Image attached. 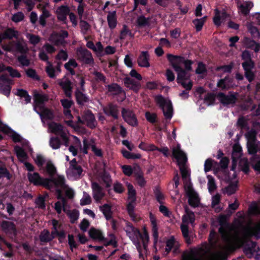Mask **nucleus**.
Masks as SVG:
<instances>
[{"label": "nucleus", "instance_id": "24", "mask_svg": "<svg viewBox=\"0 0 260 260\" xmlns=\"http://www.w3.org/2000/svg\"><path fill=\"white\" fill-rule=\"evenodd\" d=\"M149 54L147 51H142L138 58V65L141 67L148 68L150 67Z\"/></svg>", "mask_w": 260, "mask_h": 260}, {"label": "nucleus", "instance_id": "42", "mask_svg": "<svg viewBox=\"0 0 260 260\" xmlns=\"http://www.w3.org/2000/svg\"><path fill=\"white\" fill-rule=\"evenodd\" d=\"M11 89L12 87L10 84L5 85L3 83L0 82V92L7 97L9 96Z\"/></svg>", "mask_w": 260, "mask_h": 260}, {"label": "nucleus", "instance_id": "32", "mask_svg": "<svg viewBox=\"0 0 260 260\" xmlns=\"http://www.w3.org/2000/svg\"><path fill=\"white\" fill-rule=\"evenodd\" d=\"M100 210L102 212L107 220H110L112 218V212L111 206L108 204H104L100 207Z\"/></svg>", "mask_w": 260, "mask_h": 260}, {"label": "nucleus", "instance_id": "14", "mask_svg": "<svg viewBox=\"0 0 260 260\" xmlns=\"http://www.w3.org/2000/svg\"><path fill=\"white\" fill-rule=\"evenodd\" d=\"M242 235L245 236L247 239H251L254 236L256 240H259L260 239V222L256 224L252 229L244 228Z\"/></svg>", "mask_w": 260, "mask_h": 260}, {"label": "nucleus", "instance_id": "31", "mask_svg": "<svg viewBox=\"0 0 260 260\" xmlns=\"http://www.w3.org/2000/svg\"><path fill=\"white\" fill-rule=\"evenodd\" d=\"M253 6V5L252 2L244 1L243 3L238 5V7L242 14L247 15L249 14V11Z\"/></svg>", "mask_w": 260, "mask_h": 260}, {"label": "nucleus", "instance_id": "29", "mask_svg": "<svg viewBox=\"0 0 260 260\" xmlns=\"http://www.w3.org/2000/svg\"><path fill=\"white\" fill-rule=\"evenodd\" d=\"M34 97L36 105L39 107L44 106V103L48 101V97L47 95L40 94L37 91L34 92Z\"/></svg>", "mask_w": 260, "mask_h": 260}, {"label": "nucleus", "instance_id": "19", "mask_svg": "<svg viewBox=\"0 0 260 260\" xmlns=\"http://www.w3.org/2000/svg\"><path fill=\"white\" fill-rule=\"evenodd\" d=\"M91 188L94 199L96 202H100L105 196V193L103 191V188L96 182L92 183Z\"/></svg>", "mask_w": 260, "mask_h": 260}, {"label": "nucleus", "instance_id": "11", "mask_svg": "<svg viewBox=\"0 0 260 260\" xmlns=\"http://www.w3.org/2000/svg\"><path fill=\"white\" fill-rule=\"evenodd\" d=\"M121 116L124 120L129 125L135 127L138 125V121L136 114L133 111L129 109L122 108Z\"/></svg>", "mask_w": 260, "mask_h": 260}, {"label": "nucleus", "instance_id": "28", "mask_svg": "<svg viewBox=\"0 0 260 260\" xmlns=\"http://www.w3.org/2000/svg\"><path fill=\"white\" fill-rule=\"evenodd\" d=\"M40 109L41 112L40 113L38 112L40 116L43 118L47 120H52L54 118V113L52 110L47 108L45 107L44 106H41Z\"/></svg>", "mask_w": 260, "mask_h": 260}, {"label": "nucleus", "instance_id": "20", "mask_svg": "<svg viewBox=\"0 0 260 260\" xmlns=\"http://www.w3.org/2000/svg\"><path fill=\"white\" fill-rule=\"evenodd\" d=\"M70 13V9L67 5H61L58 7L55 11L57 19L63 22L67 20V17Z\"/></svg>", "mask_w": 260, "mask_h": 260}, {"label": "nucleus", "instance_id": "64", "mask_svg": "<svg viewBox=\"0 0 260 260\" xmlns=\"http://www.w3.org/2000/svg\"><path fill=\"white\" fill-rule=\"evenodd\" d=\"M24 18V14L22 12H18L13 15L12 20L15 23H18L22 21Z\"/></svg>", "mask_w": 260, "mask_h": 260}, {"label": "nucleus", "instance_id": "21", "mask_svg": "<svg viewBox=\"0 0 260 260\" xmlns=\"http://www.w3.org/2000/svg\"><path fill=\"white\" fill-rule=\"evenodd\" d=\"M106 87L108 92H111L113 95H117L122 93L123 98L122 99V101L125 100L126 98L125 92L117 83H111L108 85Z\"/></svg>", "mask_w": 260, "mask_h": 260}, {"label": "nucleus", "instance_id": "40", "mask_svg": "<svg viewBox=\"0 0 260 260\" xmlns=\"http://www.w3.org/2000/svg\"><path fill=\"white\" fill-rule=\"evenodd\" d=\"M229 255L227 252H218L208 260H228Z\"/></svg>", "mask_w": 260, "mask_h": 260}, {"label": "nucleus", "instance_id": "43", "mask_svg": "<svg viewBox=\"0 0 260 260\" xmlns=\"http://www.w3.org/2000/svg\"><path fill=\"white\" fill-rule=\"evenodd\" d=\"M149 17L146 18L143 15H141L137 18V24L140 27H145L146 26H149L150 25Z\"/></svg>", "mask_w": 260, "mask_h": 260}, {"label": "nucleus", "instance_id": "41", "mask_svg": "<svg viewBox=\"0 0 260 260\" xmlns=\"http://www.w3.org/2000/svg\"><path fill=\"white\" fill-rule=\"evenodd\" d=\"M207 71L205 64L200 62L198 63V67L196 68V74H201L199 77L203 78L207 75Z\"/></svg>", "mask_w": 260, "mask_h": 260}, {"label": "nucleus", "instance_id": "30", "mask_svg": "<svg viewBox=\"0 0 260 260\" xmlns=\"http://www.w3.org/2000/svg\"><path fill=\"white\" fill-rule=\"evenodd\" d=\"M107 22L109 27L113 29L115 28L117 25L116 12L115 11L108 12L107 15Z\"/></svg>", "mask_w": 260, "mask_h": 260}, {"label": "nucleus", "instance_id": "45", "mask_svg": "<svg viewBox=\"0 0 260 260\" xmlns=\"http://www.w3.org/2000/svg\"><path fill=\"white\" fill-rule=\"evenodd\" d=\"M45 71L49 78L52 79L56 78L55 70L51 62L48 61V66L45 68Z\"/></svg>", "mask_w": 260, "mask_h": 260}, {"label": "nucleus", "instance_id": "61", "mask_svg": "<svg viewBox=\"0 0 260 260\" xmlns=\"http://www.w3.org/2000/svg\"><path fill=\"white\" fill-rule=\"evenodd\" d=\"M12 177V175L6 168L3 167L0 168V179L2 177H6L8 180H11Z\"/></svg>", "mask_w": 260, "mask_h": 260}, {"label": "nucleus", "instance_id": "60", "mask_svg": "<svg viewBox=\"0 0 260 260\" xmlns=\"http://www.w3.org/2000/svg\"><path fill=\"white\" fill-rule=\"evenodd\" d=\"M15 150L18 158H26L27 157V154L22 148L17 146L15 147Z\"/></svg>", "mask_w": 260, "mask_h": 260}, {"label": "nucleus", "instance_id": "26", "mask_svg": "<svg viewBox=\"0 0 260 260\" xmlns=\"http://www.w3.org/2000/svg\"><path fill=\"white\" fill-rule=\"evenodd\" d=\"M4 39L12 40L13 38L18 39L19 32L13 27H8L3 33Z\"/></svg>", "mask_w": 260, "mask_h": 260}, {"label": "nucleus", "instance_id": "58", "mask_svg": "<svg viewBox=\"0 0 260 260\" xmlns=\"http://www.w3.org/2000/svg\"><path fill=\"white\" fill-rule=\"evenodd\" d=\"M49 127L52 129V132L54 133L62 132L63 126L62 125L58 123L53 122L52 124L49 125Z\"/></svg>", "mask_w": 260, "mask_h": 260}, {"label": "nucleus", "instance_id": "35", "mask_svg": "<svg viewBox=\"0 0 260 260\" xmlns=\"http://www.w3.org/2000/svg\"><path fill=\"white\" fill-rule=\"evenodd\" d=\"M242 147L239 144H234L233 147V150L231 156L232 159L234 158L239 160L242 154Z\"/></svg>", "mask_w": 260, "mask_h": 260}, {"label": "nucleus", "instance_id": "3", "mask_svg": "<svg viewBox=\"0 0 260 260\" xmlns=\"http://www.w3.org/2000/svg\"><path fill=\"white\" fill-rule=\"evenodd\" d=\"M249 241H250V239L245 238V236L243 235L240 237L237 235L235 237L233 243L228 246V251L230 252H233L237 249L242 248L243 253L248 258H250L255 253L256 250H254L251 248L249 243H248Z\"/></svg>", "mask_w": 260, "mask_h": 260}, {"label": "nucleus", "instance_id": "38", "mask_svg": "<svg viewBox=\"0 0 260 260\" xmlns=\"http://www.w3.org/2000/svg\"><path fill=\"white\" fill-rule=\"evenodd\" d=\"M215 166H218V162L211 158H208L205 160L204 164V171L206 173L208 172Z\"/></svg>", "mask_w": 260, "mask_h": 260}, {"label": "nucleus", "instance_id": "5", "mask_svg": "<svg viewBox=\"0 0 260 260\" xmlns=\"http://www.w3.org/2000/svg\"><path fill=\"white\" fill-rule=\"evenodd\" d=\"M125 231L126 235L129 237L133 243L136 247L139 254L140 258H144L142 253V247L139 238H142L143 235L140 230L135 228L132 223L127 221L126 222V229Z\"/></svg>", "mask_w": 260, "mask_h": 260}, {"label": "nucleus", "instance_id": "27", "mask_svg": "<svg viewBox=\"0 0 260 260\" xmlns=\"http://www.w3.org/2000/svg\"><path fill=\"white\" fill-rule=\"evenodd\" d=\"M88 234L90 237L93 240H97L99 241L105 242L106 240L101 231L94 228H92L89 230Z\"/></svg>", "mask_w": 260, "mask_h": 260}, {"label": "nucleus", "instance_id": "52", "mask_svg": "<svg viewBox=\"0 0 260 260\" xmlns=\"http://www.w3.org/2000/svg\"><path fill=\"white\" fill-rule=\"evenodd\" d=\"M128 199L131 200L136 201V191L131 184L127 185Z\"/></svg>", "mask_w": 260, "mask_h": 260}, {"label": "nucleus", "instance_id": "54", "mask_svg": "<svg viewBox=\"0 0 260 260\" xmlns=\"http://www.w3.org/2000/svg\"><path fill=\"white\" fill-rule=\"evenodd\" d=\"M68 215L70 219L71 222L74 223L78 219L79 213L77 210L74 209L69 212Z\"/></svg>", "mask_w": 260, "mask_h": 260}, {"label": "nucleus", "instance_id": "50", "mask_svg": "<svg viewBox=\"0 0 260 260\" xmlns=\"http://www.w3.org/2000/svg\"><path fill=\"white\" fill-rule=\"evenodd\" d=\"M247 147L249 154H255L257 153L258 148L255 142H247Z\"/></svg>", "mask_w": 260, "mask_h": 260}, {"label": "nucleus", "instance_id": "1", "mask_svg": "<svg viewBox=\"0 0 260 260\" xmlns=\"http://www.w3.org/2000/svg\"><path fill=\"white\" fill-rule=\"evenodd\" d=\"M167 59L171 63L173 68L177 74L176 81L185 89L179 94L180 96L183 99L188 97V92L192 86L190 81V73L192 62L185 57L174 55L171 54H167Z\"/></svg>", "mask_w": 260, "mask_h": 260}, {"label": "nucleus", "instance_id": "12", "mask_svg": "<svg viewBox=\"0 0 260 260\" xmlns=\"http://www.w3.org/2000/svg\"><path fill=\"white\" fill-rule=\"evenodd\" d=\"M57 83L63 90L66 97L71 98L73 89V84L71 80L64 76L57 80Z\"/></svg>", "mask_w": 260, "mask_h": 260}, {"label": "nucleus", "instance_id": "22", "mask_svg": "<svg viewBox=\"0 0 260 260\" xmlns=\"http://www.w3.org/2000/svg\"><path fill=\"white\" fill-rule=\"evenodd\" d=\"M242 42L246 48L253 50L255 52H258L260 50V43H256L250 38L245 37Z\"/></svg>", "mask_w": 260, "mask_h": 260}, {"label": "nucleus", "instance_id": "15", "mask_svg": "<svg viewBox=\"0 0 260 260\" xmlns=\"http://www.w3.org/2000/svg\"><path fill=\"white\" fill-rule=\"evenodd\" d=\"M4 50L9 52L18 51L21 53L26 52L23 44L20 41H11L3 47Z\"/></svg>", "mask_w": 260, "mask_h": 260}, {"label": "nucleus", "instance_id": "36", "mask_svg": "<svg viewBox=\"0 0 260 260\" xmlns=\"http://www.w3.org/2000/svg\"><path fill=\"white\" fill-rule=\"evenodd\" d=\"M102 180L105 184L106 188H109L111 186L112 179L110 174L104 170L102 173L101 176Z\"/></svg>", "mask_w": 260, "mask_h": 260}, {"label": "nucleus", "instance_id": "33", "mask_svg": "<svg viewBox=\"0 0 260 260\" xmlns=\"http://www.w3.org/2000/svg\"><path fill=\"white\" fill-rule=\"evenodd\" d=\"M182 260H195V247L184 251L181 256Z\"/></svg>", "mask_w": 260, "mask_h": 260}, {"label": "nucleus", "instance_id": "34", "mask_svg": "<svg viewBox=\"0 0 260 260\" xmlns=\"http://www.w3.org/2000/svg\"><path fill=\"white\" fill-rule=\"evenodd\" d=\"M39 238L41 242L47 243L51 241L54 238V236L50 235V232L48 230L44 229L41 232Z\"/></svg>", "mask_w": 260, "mask_h": 260}, {"label": "nucleus", "instance_id": "62", "mask_svg": "<svg viewBox=\"0 0 260 260\" xmlns=\"http://www.w3.org/2000/svg\"><path fill=\"white\" fill-rule=\"evenodd\" d=\"M248 31L253 38H260V32L256 27L250 26L248 27Z\"/></svg>", "mask_w": 260, "mask_h": 260}, {"label": "nucleus", "instance_id": "49", "mask_svg": "<svg viewBox=\"0 0 260 260\" xmlns=\"http://www.w3.org/2000/svg\"><path fill=\"white\" fill-rule=\"evenodd\" d=\"M208 189L210 192L214 191L217 188L214 178L212 176H208Z\"/></svg>", "mask_w": 260, "mask_h": 260}, {"label": "nucleus", "instance_id": "63", "mask_svg": "<svg viewBox=\"0 0 260 260\" xmlns=\"http://www.w3.org/2000/svg\"><path fill=\"white\" fill-rule=\"evenodd\" d=\"M239 166L241 170L246 174L249 172V166L247 160H240L239 162Z\"/></svg>", "mask_w": 260, "mask_h": 260}, {"label": "nucleus", "instance_id": "53", "mask_svg": "<svg viewBox=\"0 0 260 260\" xmlns=\"http://www.w3.org/2000/svg\"><path fill=\"white\" fill-rule=\"evenodd\" d=\"M25 72L27 77L37 81H39L40 80V78L37 74V72L35 70L29 68L26 70Z\"/></svg>", "mask_w": 260, "mask_h": 260}, {"label": "nucleus", "instance_id": "10", "mask_svg": "<svg viewBox=\"0 0 260 260\" xmlns=\"http://www.w3.org/2000/svg\"><path fill=\"white\" fill-rule=\"evenodd\" d=\"M48 187L47 189L51 190L55 187L56 188L64 189L67 187L66 184V179L62 175H57L56 177L48 178Z\"/></svg>", "mask_w": 260, "mask_h": 260}, {"label": "nucleus", "instance_id": "51", "mask_svg": "<svg viewBox=\"0 0 260 260\" xmlns=\"http://www.w3.org/2000/svg\"><path fill=\"white\" fill-rule=\"evenodd\" d=\"M237 125L241 129H248L249 128L247 122L245 118L243 116L240 117L238 119Z\"/></svg>", "mask_w": 260, "mask_h": 260}, {"label": "nucleus", "instance_id": "7", "mask_svg": "<svg viewBox=\"0 0 260 260\" xmlns=\"http://www.w3.org/2000/svg\"><path fill=\"white\" fill-rule=\"evenodd\" d=\"M155 101L162 109L164 116L167 119L170 120L173 116V105L171 101L166 100L161 94L155 96Z\"/></svg>", "mask_w": 260, "mask_h": 260}, {"label": "nucleus", "instance_id": "8", "mask_svg": "<svg viewBox=\"0 0 260 260\" xmlns=\"http://www.w3.org/2000/svg\"><path fill=\"white\" fill-rule=\"evenodd\" d=\"M76 56L79 61L84 64H91L94 62L91 52L86 48H78L76 50Z\"/></svg>", "mask_w": 260, "mask_h": 260}, {"label": "nucleus", "instance_id": "18", "mask_svg": "<svg viewBox=\"0 0 260 260\" xmlns=\"http://www.w3.org/2000/svg\"><path fill=\"white\" fill-rule=\"evenodd\" d=\"M123 82L124 85L130 90H133L135 93H138L141 88V84L140 81H136L129 77L124 78Z\"/></svg>", "mask_w": 260, "mask_h": 260}, {"label": "nucleus", "instance_id": "6", "mask_svg": "<svg viewBox=\"0 0 260 260\" xmlns=\"http://www.w3.org/2000/svg\"><path fill=\"white\" fill-rule=\"evenodd\" d=\"M242 67L244 71V76L249 82H252L255 79V75L252 70L254 68L255 63L251 58L250 52L247 50H244L241 54Z\"/></svg>", "mask_w": 260, "mask_h": 260}, {"label": "nucleus", "instance_id": "44", "mask_svg": "<svg viewBox=\"0 0 260 260\" xmlns=\"http://www.w3.org/2000/svg\"><path fill=\"white\" fill-rule=\"evenodd\" d=\"M16 94L21 98H24L26 104L31 101V96L28 94V92L23 89H18Z\"/></svg>", "mask_w": 260, "mask_h": 260}, {"label": "nucleus", "instance_id": "57", "mask_svg": "<svg viewBox=\"0 0 260 260\" xmlns=\"http://www.w3.org/2000/svg\"><path fill=\"white\" fill-rule=\"evenodd\" d=\"M17 59L22 66L28 67L30 65V60L25 55L22 54L19 56Z\"/></svg>", "mask_w": 260, "mask_h": 260}, {"label": "nucleus", "instance_id": "2", "mask_svg": "<svg viewBox=\"0 0 260 260\" xmlns=\"http://www.w3.org/2000/svg\"><path fill=\"white\" fill-rule=\"evenodd\" d=\"M172 156L176 159L184 185L185 196L188 199V204L195 208V190L190 182V172L186 165L187 157L179 146L174 148L172 151Z\"/></svg>", "mask_w": 260, "mask_h": 260}, {"label": "nucleus", "instance_id": "56", "mask_svg": "<svg viewBox=\"0 0 260 260\" xmlns=\"http://www.w3.org/2000/svg\"><path fill=\"white\" fill-rule=\"evenodd\" d=\"M207 19V16H205L200 19H196V32L200 31L202 29Z\"/></svg>", "mask_w": 260, "mask_h": 260}, {"label": "nucleus", "instance_id": "37", "mask_svg": "<svg viewBox=\"0 0 260 260\" xmlns=\"http://www.w3.org/2000/svg\"><path fill=\"white\" fill-rule=\"evenodd\" d=\"M150 218L151 224L152 225V235L154 238V245H155L157 243L158 238V228L156 220L155 219H152V218Z\"/></svg>", "mask_w": 260, "mask_h": 260}, {"label": "nucleus", "instance_id": "48", "mask_svg": "<svg viewBox=\"0 0 260 260\" xmlns=\"http://www.w3.org/2000/svg\"><path fill=\"white\" fill-rule=\"evenodd\" d=\"M70 169L74 176H80L83 172L82 167L79 165H72V167H70Z\"/></svg>", "mask_w": 260, "mask_h": 260}, {"label": "nucleus", "instance_id": "13", "mask_svg": "<svg viewBox=\"0 0 260 260\" xmlns=\"http://www.w3.org/2000/svg\"><path fill=\"white\" fill-rule=\"evenodd\" d=\"M217 99L223 106L235 104L237 97L235 93L230 91L228 95L222 92H218L217 95Z\"/></svg>", "mask_w": 260, "mask_h": 260}, {"label": "nucleus", "instance_id": "16", "mask_svg": "<svg viewBox=\"0 0 260 260\" xmlns=\"http://www.w3.org/2000/svg\"><path fill=\"white\" fill-rule=\"evenodd\" d=\"M104 113L108 116H111L114 119H118V106L112 103H109L103 108Z\"/></svg>", "mask_w": 260, "mask_h": 260}, {"label": "nucleus", "instance_id": "9", "mask_svg": "<svg viewBox=\"0 0 260 260\" xmlns=\"http://www.w3.org/2000/svg\"><path fill=\"white\" fill-rule=\"evenodd\" d=\"M27 178L29 182L35 186H43L46 189L49 186L48 178L42 177L37 172L28 173Z\"/></svg>", "mask_w": 260, "mask_h": 260}, {"label": "nucleus", "instance_id": "47", "mask_svg": "<svg viewBox=\"0 0 260 260\" xmlns=\"http://www.w3.org/2000/svg\"><path fill=\"white\" fill-rule=\"evenodd\" d=\"M61 141L58 137H52L49 141V145L53 149H57L60 148Z\"/></svg>", "mask_w": 260, "mask_h": 260}, {"label": "nucleus", "instance_id": "46", "mask_svg": "<svg viewBox=\"0 0 260 260\" xmlns=\"http://www.w3.org/2000/svg\"><path fill=\"white\" fill-rule=\"evenodd\" d=\"M7 71L10 75L13 78H20L21 77V74L17 70L13 69L11 66L6 67L5 69L2 70V71Z\"/></svg>", "mask_w": 260, "mask_h": 260}, {"label": "nucleus", "instance_id": "59", "mask_svg": "<svg viewBox=\"0 0 260 260\" xmlns=\"http://www.w3.org/2000/svg\"><path fill=\"white\" fill-rule=\"evenodd\" d=\"M91 199L90 196L85 192H83V197L80 200V205L84 206L89 205L91 203Z\"/></svg>", "mask_w": 260, "mask_h": 260}, {"label": "nucleus", "instance_id": "55", "mask_svg": "<svg viewBox=\"0 0 260 260\" xmlns=\"http://www.w3.org/2000/svg\"><path fill=\"white\" fill-rule=\"evenodd\" d=\"M145 117L148 122L151 123H155L156 122L157 115L156 113H152L147 111L145 113Z\"/></svg>", "mask_w": 260, "mask_h": 260}, {"label": "nucleus", "instance_id": "17", "mask_svg": "<svg viewBox=\"0 0 260 260\" xmlns=\"http://www.w3.org/2000/svg\"><path fill=\"white\" fill-rule=\"evenodd\" d=\"M82 118L86 122V125L88 127L92 129L95 128L96 126L95 118L90 110H87L84 112Z\"/></svg>", "mask_w": 260, "mask_h": 260}, {"label": "nucleus", "instance_id": "4", "mask_svg": "<svg viewBox=\"0 0 260 260\" xmlns=\"http://www.w3.org/2000/svg\"><path fill=\"white\" fill-rule=\"evenodd\" d=\"M184 208L185 214L182 217V223L180 225V229L186 243L190 245L192 242V239L189 235L188 224L189 223L192 225L193 224L195 220V214L187 206Z\"/></svg>", "mask_w": 260, "mask_h": 260}, {"label": "nucleus", "instance_id": "39", "mask_svg": "<svg viewBox=\"0 0 260 260\" xmlns=\"http://www.w3.org/2000/svg\"><path fill=\"white\" fill-rule=\"evenodd\" d=\"M45 169L46 172L49 176V178L53 177L56 173V169L51 161H48L47 162Z\"/></svg>", "mask_w": 260, "mask_h": 260}, {"label": "nucleus", "instance_id": "25", "mask_svg": "<svg viewBox=\"0 0 260 260\" xmlns=\"http://www.w3.org/2000/svg\"><path fill=\"white\" fill-rule=\"evenodd\" d=\"M83 92L77 88L75 93L76 102L80 106H83L85 103H88L89 101L88 95L84 93Z\"/></svg>", "mask_w": 260, "mask_h": 260}, {"label": "nucleus", "instance_id": "23", "mask_svg": "<svg viewBox=\"0 0 260 260\" xmlns=\"http://www.w3.org/2000/svg\"><path fill=\"white\" fill-rule=\"evenodd\" d=\"M1 227L6 233L13 234L14 236H16L17 229L14 222L4 220L1 223Z\"/></svg>", "mask_w": 260, "mask_h": 260}]
</instances>
